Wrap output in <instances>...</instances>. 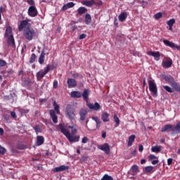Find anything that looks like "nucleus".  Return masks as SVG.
Listing matches in <instances>:
<instances>
[{
  "instance_id": "nucleus-35",
  "label": "nucleus",
  "mask_w": 180,
  "mask_h": 180,
  "mask_svg": "<svg viewBox=\"0 0 180 180\" xmlns=\"http://www.w3.org/2000/svg\"><path fill=\"white\" fill-rule=\"evenodd\" d=\"M118 18L120 22H124V20H126V14H124V13H122Z\"/></svg>"
},
{
  "instance_id": "nucleus-25",
  "label": "nucleus",
  "mask_w": 180,
  "mask_h": 180,
  "mask_svg": "<svg viewBox=\"0 0 180 180\" xmlns=\"http://www.w3.org/2000/svg\"><path fill=\"white\" fill-rule=\"evenodd\" d=\"M134 140H136V135H131L129 137L128 143H127L128 147H131L133 146V143Z\"/></svg>"
},
{
  "instance_id": "nucleus-21",
  "label": "nucleus",
  "mask_w": 180,
  "mask_h": 180,
  "mask_svg": "<svg viewBox=\"0 0 180 180\" xmlns=\"http://www.w3.org/2000/svg\"><path fill=\"white\" fill-rule=\"evenodd\" d=\"M82 5H84V6L91 7L92 5H96V2H95L94 0H85L82 2Z\"/></svg>"
},
{
  "instance_id": "nucleus-28",
  "label": "nucleus",
  "mask_w": 180,
  "mask_h": 180,
  "mask_svg": "<svg viewBox=\"0 0 180 180\" xmlns=\"http://www.w3.org/2000/svg\"><path fill=\"white\" fill-rule=\"evenodd\" d=\"M162 150V146H153L151 148V152L152 153H160Z\"/></svg>"
},
{
  "instance_id": "nucleus-52",
  "label": "nucleus",
  "mask_w": 180,
  "mask_h": 180,
  "mask_svg": "<svg viewBox=\"0 0 180 180\" xmlns=\"http://www.w3.org/2000/svg\"><path fill=\"white\" fill-rule=\"evenodd\" d=\"M11 117H13V119H16L17 116H16V112H15V111L11 112Z\"/></svg>"
},
{
  "instance_id": "nucleus-58",
  "label": "nucleus",
  "mask_w": 180,
  "mask_h": 180,
  "mask_svg": "<svg viewBox=\"0 0 180 180\" xmlns=\"http://www.w3.org/2000/svg\"><path fill=\"white\" fill-rule=\"evenodd\" d=\"M144 150V147L143 146V145H139V151L140 153H142V151Z\"/></svg>"
},
{
  "instance_id": "nucleus-33",
  "label": "nucleus",
  "mask_w": 180,
  "mask_h": 180,
  "mask_svg": "<svg viewBox=\"0 0 180 180\" xmlns=\"http://www.w3.org/2000/svg\"><path fill=\"white\" fill-rule=\"evenodd\" d=\"M68 127H69V129H71L72 134H75V133H77V131H78V129H77V127L75 125L69 126Z\"/></svg>"
},
{
  "instance_id": "nucleus-37",
  "label": "nucleus",
  "mask_w": 180,
  "mask_h": 180,
  "mask_svg": "<svg viewBox=\"0 0 180 180\" xmlns=\"http://www.w3.org/2000/svg\"><path fill=\"white\" fill-rule=\"evenodd\" d=\"M34 130L37 134L38 133H41V127L40 125H37L34 127Z\"/></svg>"
},
{
  "instance_id": "nucleus-44",
  "label": "nucleus",
  "mask_w": 180,
  "mask_h": 180,
  "mask_svg": "<svg viewBox=\"0 0 180 180\" xmlns=\"http://www.w3.org/2000/svg\"><path fill=\"white\" fill-rule=\"evenodd\" d=\"M6 64L8 63L4 60L0 59V68L6 66Z\"/></svg>"
},
{
  "instance_id": "nucleus-24",
  "label": "nucleus",
  "mask_w": 180,
  "mask_h": 180,
  "mask_svg": "<svg viewBox=\"0 0 180 180\" xmlns=\"http://www.w3.org/2000/svg\"><path fill=\"white\" fill-rule=\"evenodd\" d=\"M42 144H44V136H37V146H41Z\"/></svg>"
},
{
  "instance_id": "nucleus-54",
  "label": "nucleus",
  "mask_w": 180,
  "mask_h": 180,
  "mask_svg": "<svg viewBox=\"0 0 180 180\" xmlns=\"http://www.w3.org/2000/svg\"><path fill=\"white\" fill-rule=\"evenodd\" d=\"M130 53L132 54V56H137L139 54V52L134 50H132L130 51Z\"/></svg>"
},
{
  "instance_id": "nucleus-55",
  "label": "nucleus",
  "mask_w": 180,
  "mask_h": 180,
  "mask_svg": "<svg viewBox=\"0 0 180 180\" xmlns=\"http://www.w3.org/2000/svg\"><path fill=\"white\" fill-rule=\"evenodd\" d=\"M67 9H69L68 6H67V4H65L63 6L61 11H67Z\"/></svg>"
},
{
  "instance_id": "nucleus-8",
  "label": "nucleus",
  "mask_w": 180,
  "mask_h": 180,
  "mask_svg": "<svg viewBox=\"0 0 180 180\" xmlns=\"http://www.w3.org/2000/svg\"><path fill=\"white\" fill-rule=\"evenodd\" d=\"M27 13L30 18H36V16L39 15V12L37 11L36 6H30L28 8Z\"/></svg>"
},
{
  "instance_id": "nucleus-40",
  "label": "nucleus",
  "mask_w": 180,
  "mask_h": 180,
  "mask_svg": "<svg viewBox=\"0 0 180 180\" xmlns=\"http://www.w3.org/2000/svg\"><path fill=\"white\" fill-rule=\"evenodd\" d=\"M101 180H113V177L109 176L108 174H105Z\"/></svg>"
},
{
  "instance_id": "nucleus-61",
  "label": "nucleus",
  "mask_w": 180,
  "mask_h": 180,
  "mask_svg": "<svg viewBox=\"0 0 180 180\" xmlns=\"http://www.w3.org/2000/svg\"><path fill=\"white\" fill-rule=\"evenodd\" d=\"M101 136L103 139H106V132L102 131Z\"/></svg>"
},
{
  "instance_id": "nucleus-57",
  "label": "nucleus",
  "mask_w": 180,
  "mask_h": 180,
  "mask_svg": "<svg viewBox=\"0 0 180 180\" xmlns=\"http://www.w3.org/2000/svg\"><path fill=\"white\" fill-rule=\"evenodd\" d=\"M92 119L94 120V122H96V123L101 122V120H99V118L97 117H93Z\"/></svg>"
},
{
  "instance_id": "nucleus-22",
  "label": "nucleus",
  "mask_w": 180,
  "mask_h": 180,
  "mask_svg": "<svg viewBox=\"0 0 180 180\" xmlns=\"http://www.w3.org/2000/svg\"><path fill=\"white\" fill-rule=\"evenodd\" d=\"M165 80L166 81V82H167V84H169L170 85L174 84V82H175V79L171 75L165 76Z\"/></svg>"
},
{
  "instance_id": "nucleus-7",
  "label": "nucleus",
  "mask_w": 180,
  "mask_h": 180,
  "mask_svg": "<svg viewBox=\"0 0 180 180\" xmlns=\"http://www.w3.org/2000/svg\"><path fill=\"white\" fill-rule=\"evenodd\" d=\"M51 68V67L50 66V65H48L46 66V68H45L44 71L43 70H41L38 72H37V79H38V81H40V79H43V77L49 73V71H50Z\"/></svg>"
},
{
  "instance_id": "nucleus-48",
  "label": "nucleus",
  "mask_w": 180,
  "mask_h": 180,
  "mask_svg": "<svg viewBox=\"0 0 180 180\" xmlns=\"http://www.w3.org/2000/svg\"><path fill=\"white\" fill-rule=\"evenodd\" d=\"M67 4V6L70 8H74V6H75V4H74V2H69Z\"/></svg>"
},
{
  "instance_id": "nucleus-1",
  "label": "nucleus",
  "mask_w": 180,
  "mask_h": 180,
  "mask_svg": "<svg viewBox=\"0 0 180 180\" xmlns=\"http://www.w3.org/2000/svg\"><path fill=\"white\" fill-rule=\"evenodd\" d=\"M91 95V91L89 89H84L83 93L82 94V96L84 99V101L86 102V106L89 107V109H93V110H101V104L99 103L96 102L94 104L89 103V96Z\"/></svg>"
},
{
  "instance_id": "nucleus-13",
  "label": "nucleus",
  "mask_w": 180,
  "mask_h": 180,
  "mask_svg": "<svg viewBox=\"0 0 180 180\" xmlns=\"http://www.w3.org/2000/svg\"><path fill=\"white\" fill-rule=\"evenodd\" d=\"M49 114L53 122L55 123V124H56V123L58 122V117H57V115H56V111H54V110H50Z\"/></svg>"
},
{
  "instance_id": "nucleus-45",
  "label": "nucleus",
  "mask_w": 180,
  "mask_h": 180,
  "mask_svg": "<svg viewBox=\"0 0 180 180\" xmlns=\"http://www.w3.org/2000/svg\"><path fill=\"white\" fill-rule=\"evenodd\" d=\"M88 141H89V139H88V137L84 136L82 140V143L83 144H86V143H88Z\"/></svg>"
},
{
  "instance_id": "nucleus-2",
  "label": "nucleus",
  "mask_w": 180,
  "mask_h": 180,
  "mask_svg": "<svg viewBox=\"0 0 180 180\" xmlns=\"http://www.w3.org/2000/svg\"><path fill=\"white\" fill-rule=\"evenodd\" d=\"M58 126L61 133L65 136L70 143H77L79 141V136L72 135L71 133L64 127L63 124H60Z\"/></svg>"
},
{
  "instance_id": "nucleus-30",
  "label": "nucleus",
  "mask_w": 180,
  "mask_h": 180,
  "mask_svg": "<svg viewBox=\"0 0 180 180\" xmlns=\"http://www.w3.org/2000/svg\"><path fill=\"white\" fill-rule=\"evenodd\" d=\"M88 10L86 9V8L84 7V6H82V7H79L78 9H77V12L79 13V15H84V13H86V12Z\"/></svg>"
},
{
  "instance_id": "nucleus-43",
  "label": "nucleus",
  "mask_w": 180,
  "mask_h": 180,
  "mask_svg": "<svg viewBox=\"0 0 180 180\" xmlns=\"http://www.w3.org/2000/svg\"><path fill=\"white\" fill-rule=\"evenodd\" d=\"M174 23H175V19L174 18L170 19L169 21H167L168 26H174Z\"/></svg>"
},
{
  "instance_id": "nucleus-50",
  "label": "nucleus",
  "mask_w": 180,
  "mask_h": 180,
  "mask_svg": "<svg viewBox=\"0 0 180 180\" xmlns=\"http://www.w3.org/2000/svg\"><path fill=\"white\" fill-rule=\"evenodd\" d=\"M141 5L143 8H146V6H147V5H148V2L142 1L141 3Z\"/></svg>"
},
{
  "instance_id": "nucleus-27",
  "label": "nucleus",
  "mask_w": 180,
  "mask_h": 180,
  "mask_svg": "<svg viewBox=\"0 0 180 180\" xmlns=\"http://www.w3.org/2000/svg\"><path fill=\"white\" fill-rule=\"evenodd\" d=\"M53 108L55 113H57V115H60V105L57 104L56 101H53Z\"/></svg>"
},
{
  "instance_id": "nucleus-17",
  "label": "nucleus",
  "mask_w": 180,
  "mask_h": 180,
  "mask_svg": "<svg viewBox=\"0 0 180 180\" xmlns=\"http://www.w3.org/2000/svg\"><path fill=\"white\" fill-rule=\"evenodd\" d=\"M71 98H79L82 97V93L79 91H74L70 93Z\"/></svg>"
},
{
  "instance_id": "nucleus-3",
  "label": "nucleus",
  "mask_w": 180,
  "mask_h": 180,
  "mask_svg": "<svg viewBox=\"0 0 180 180\" xmlns=\"http://www.w3.org/2000/svg\"><path fill=\"white\" fill-rule=\"evenodd\" d=\"M162 133L165 131H172V134H179L180 133V122L176 126L172 124H166L161 129Z\"/></svg>"
},
{
  "instance_id": "nucleus-29",
  "label": "nucleus",
  "mask_w": 180,
  "mask_h": 180,
  "mask_svg": "<svg viewBox=\"0 0 180 180\" xmlns=\"http://www.w3.org/2000/svg\"><path fill=\"white\" fill-rule=\"evenodd\" d=\"M171 86L174 88V89H175L176 92H180V86H179V84L176 83V82L174 81V83L171 84Z\"/></svg>"
},
{
  "instance_id": "nucleus-34",
  "label": "nucleus",
  "mask_w": 180,
  "mask_h": 180,
  "mask_svg": "<svg viewBox=\"0 0 180 180\" xmlns=\"http://www.w3.org/2000/svg\"><path fill=\"white\" fill-rule=\"evenodd\" d=\"M34 61H36V54L32 53L30 56L29 63H30V64H33V63H34Z\"/></svg>"
},
{
  "instance_id": "nucleus-15",
  "label": "nucleus",
  "mask_w": 180,
  "mask_h": 180,
  "mask_svg": "<svg viewBox=\"0 0 180 180\" xmlns=\"http://www.w3.org/2000/svg\"><path fill=\"white\" fill-rule=\"evenodd\" d=\"M110 116V115L109 113L107 112H103L101 114V120L104 123H108V122H110V119L109 118Z\"/></svg>"
},
{
  "instance_id": "nucleus-42",
  "label": "nucleus",
  "mask_w": 180,
  "mask_h": 180,
  "mask_svg": "<svg viewBox=\"0 0 180 180\" xmlns=\"http://www.w3.org/2000/svg\"><path fill=\"white\" fill-rule=\"evenodd\" d=\"M163 88L165 89V91H167V92H169V94H172V92H174L172 89L169 86H163Z\"/></svg>"
},
{
  "instance_id": "nucleus-56",
  "label": "nucleus",
  "mask_w": 180,
  "mask_h": 180,
  "mask_svg": "<svg viewBox=\"0 0 180 180\" xmlns=\"http://www.w3.org/2000/svg\"><path fill=\"white\" fill-rule=\"evenodd\" d=\"M172 161H174V159L172 158L167 159V165H171L172 164Z\"/></svg>"
},
{
  "instance_id": "nucleus-26",
  "label": "nucleus",
  "mask_w": 180,
  "mask_h": 180,
  "mask_svg": "<svg viewBox=\"0 0 180 180\" xmlns=\"http://www.w3.org/2000/svg\"><path fill=\"white\" fill-rule=\"evenodd\" d=\"M92 22V18L91 17V14L86 13L85 15V23L86 25H90V23Z\"/></svg>"
},
{
  "instance_id": "nucleus-10",
  "label": "nucleus",
  "mask_w": 180,
  "mask_h": 180,
  "mask_svg": "<svg viewBox=\"0 0 180 180\" xmlns=\"http://www.w3.org/2000/svg\"><path fill=\"white\" fill-rule=\"evenodd\" d=\"M163 43L164 44H165V46H167V47H171L172 49H176L177 50L180 51V46L176 45L174 42H171L167 39H164Z\"/></svg>"
},
{
  "instance_id": "nucleus-14",
  "label": "nucleus",
  "mask_w": 180,
  "mask_h": 180,
  "mask_svg": "<svg viewBox=\"0 0 180 180\" xmlns=\"http://www.w3.org/2000/svg\"><path fill=\"white\" fill-rule=\"evenodd\" d=\"M7 44L8 46H11V47H13V49H15V47H16V45L15 44V38H13V35H10L8 37Z\"/></svg>"
},
{
  "instance_id": "nucleus-5",
  "label": "nucleus",
  "mask_w": 180,
  "mask_h": 180,
  "mask_svg": "<svg viewBox=\"0 0 180 180\" xmlns=\"http://www.w3.org/2000/svg\"><path fill=\"white\" fill-rule=\"evenodd\" d=\"M148 86L152 96H153V98H157V95L158 94V89L157 88V84H155V81L154 79L148 80Z\"/></svg>"
},
{
  "instance_id": "nucleus-16",
  "label": "nucleus",
  "mask_w": 180,
  "mask_h": 180,
  "mask_svg": "<svg viewBox=\"0 0 180 180\" xmlns=\"http://www.w3.org/2000/svg\"><path fill=\"white\" fill-rule=\"evenodd\" d=\"M86 115H88V110H86V109L82 108L79 111L80 120L82 122H84V120H85V117H86Z\"/></svg>"
},
{
  "instance_id": "nucleus-20",
  "label": "nucleus",
  "mask_w": 180,
  "mask_h": 180,
  "mask_svg": "<svg viewBox=\"0 0 180 180\" xmlns=\"http://www.w3.org/2000/svg\"><path fill=\"white\" fill-rule=\"evenodd\" d=\"M68 166L62 165L53 169V172H61L63 171H67L68 169Z\"/></svg>"
},
{
  "instance_id": "nucleus-6",
  "label": "nucleus",
  "mask_w": 180,
  "mask_h": 180,
  "mask_svg": "<svg viewBox=\"0 0 180 180\" xmlns=\"http://www.w3.org/2000/svg\"><path fill=\"white\" fill-rule=\"evenodd\" d=\"M66 113L70 120L75 119V108L72 105L69 104L66 106Z\"/></svg>"
},
{
  "instance_id": "nucleus-62",
  "label": "nucleus",
  "mask_w": 180,
  "mask_h": 180,
  "mask_svg": "<svg viewBox=\"0 0 180 180\" xmlns=\"http://www.w3.org/2000/svg\"><path fill=\"white\" fill-rule=\"evenodd\" d=\"M72 77H73V78H78V77H79V74L74 73V74H72Z\"/></svg>"
},
{
  "instance_id": "nucleus-60",
  "label": "nucleus",
  "mask_w": 180,
  "mask_h": 180,
  "mask_svg": "<svg viewBox=\"0 0 180 180\" xmlns=\"http://www.w3.org/2000/svg\"><path fill=\"white\" fill-rule=\"evenodd\" d=\"M84 161H86V158L85 156H82L80 159V162H84Z\"/></svg>"
},
{
  "instance_id": "nucleus-23",
  "label": "nucleus",
  "mask_w": 180,
  "mask_h": 180,
  "mask_svg": "<svg viewBox=\"0 0 180 180\" xmlns=\"http://www.w3.org/2000/svg\"><path fill=\"white\" fill-rule=\"evenodd\" d=\"M45 57H46V53H44V51H41V54L39 58V64H41V65L44 64Z\"/></svg>"
},
{
  "instance_id": "nucleus-59",
  "label": "nucleus",
  "mask_w": 180,
  "mask_h": 180,
  "mask_svg": "<svg viewBox=\"0 0 180 180\" xmlns=\"http://www.w3.org/2000/svg\"><path fill=\"white\" fill-rule=\"evenodd\" d=\"M6 99H8V101H11V99H12L11 102H13V96L12 95L8 96L6 97Z\"/></svg>"
},
{
  "instance_id": "nucleus-31",
  "label": "nucleus",
  "mask_w": 180,
  "mask_h": 180,
  "mask_svg": "<svg viewBox=\"0 0 180 180\" xmlns=\"http://www.w3.org/2000/svg\"><path fill=\"white\" fill-rule=\"evenodd\" d=\"M13 35L12 34V27H7L6 29L5 36L7 37H9V36Z\"/></svg>"
},
{
  "instance_id": "nucleus-41",
  "label": "nucleus",
  "mask_w": 180,
  "mask_h": 180,
  "mask_svg": "<svg viewBox=\"0 0 180 180\" xmlns=\"http://www.w3.org/2000/svg\"><path fill=\"white\" fill-rule=\"evenodd\" d=\"M153 169H154V167L153 166H147L146 167H145V172L148 173L151 172Z\"/></svg>"
},
{
  "instance_id": "nucleus-19",
  "label": "nucleus",
  "mask_w": 180,
  "mask_h": 180,
  "mask_svg": "<svg viewBox=\"0 0 180 180\" xmlns=\"http://www.w3.org/2000/svg\"><path fill=\"white\" fill-rule=\"evenodd\" d=\"M67 83L68 88H75L77 86V81L75 79H68Z\"/></svg>"
},
{
  "instance_id": "nucleus-64",
  "label": "nucleus",
  "mask_w": 180,
  "mask_h": 180,
  "mask_svg": "<svg viewBox=\"0 0 180 180\" xmlns=\"http://www.w3.org/2000/svg\"><path fill=\"white\" fill-rule=\"evenodd\" d=\"M151 162L153 165H156V164H158V160H153Z\"/></svg>"
},
{
  "instance_id": "nucleus-9",
  "label": "nucleus",
  "mask_w": 180,
  "mask_h": 180,
  "mask_svg": "<svg viewBox=\"0 0 180 180\" xmlns=\"http://www.w3.org/2000/svg\"><path fill=\"white\" fill-rule=\"evenodd\" d=\"M98 150H101V151H104L105 154H109V153H110V146H109L108 143L98 146Z\"/></svg>"
},
{
  "instance_id": "nucleus-12",
  "label": "nucleus",
  "mask_w": 180,
  "mask_h": 180,
  "mask_svg": "<svg viewBox=\"0 0 180 180\" xmlns=\"http://www.w3.org/2000/svg\"><path fill=\"white\" fill-rule=\"evenodd\" d=\"M29 22H30V20H23L20 22V25H18V31L22 32L29 25Z\"/></svg>"
},
{
  "instance_id": "nucleus-38",
  "label": "nucleus",
  "mask_w": 180,
  "mask_h": 180,
  "mask_svg": "<svg viewBox=\"0 0 180 180\" xmlns=\"http://www.w3.org/2000/svg\"><path fill=\"white\" fill-rule=\"evenodd\" d=\"M137 171H139V166H137L136 165H134L131 167V172H133V174H137Z\"/></svg>"
},
{
  "instance_id": "nucleus-11",
  "label": "nucleus",
  "mask_w": 180,
  "mask_h": 180,
  "mask_svg": "<svg viewBox=\"0 0 180 180\" xmlns=\"http://www.w3.org/2000/svg\"><path fill=\"white\" fill-rule=\"evenodd\" d=\"M148 56H151L154 57V60L155 61H159L160 58H161V53L160 51H148L147 52Z\"/></svg>"
},
{
  "instance_id": "nucleus-32",
  "label": "nucleus",
  "mask_w": 180,
  "mask_h": 180,
  "mask_svg": "<svg viewBox=\"0 0 180 180\" xmlns=\"http://www.w3.org/2000/svg\"><path fill=\"white\" fill-rule=\"evenodd\" d=\"M17 148L18 150H25V148H27V146L23 143H18Z\"/></svg>"
},
{
  "instance_id": "nucleus-53",
  "label": "nucleus",
  "mask_w": 180,
  "mask_h": 180,
  "mask_svg": "<svg viewBox=\"0 0 180 180\" xmlns=\"http://www.w3.org/2000/svg\"><path fill=\"white\" fill-rule=\"evenodd\" d=\"M155 158H157V156L154 155H150L148 156V160H155Z\"/></svg>"
},
{
  "instance_id": "nucleus-39",
  "label": "nucleus",
  "mask_w": 180,
  "mask_h": 180,
  "mask_svg": "<svg viewBox=\"0 0 180 180\" xmlns=\"http://www.w3.org/2000/svg\"><path fill=\"white\" fill-rule=\"evenodd\" d=\"M161 18H162V13H161V12H159L154 15V18L156 20H158V19H161Z\"/></svg>"
},
{
  "instance_id": "nucleus-63",
  "label": "nucleus",
  "mask_w": 180,
  "mask_h": 180,
  "mask_svg": "<svg viewBox=\"0 0 180 180\" xmlns=\"http://www.w3.org/2000/svg\"><path fill=\"white\" fill-rule=\"evenodd\" d=\"M5 12V8L0 7V14L4 13Z\"/></svg>"
},
{
  "instance_id": "nucleus-51",
  "label": "nucleus",
  "mask_w": 180,
  "mask_h": 180,
  "mask_svg": "<svg viewBox=\"0 0 180 180\" xmlns=\"http://www.w3.org/2000/svg\"><path fill=\"white\" fill-rule=\"evenodd\" d=\"M86 37V34H82L79 35V40H82Z\"/></svg>"
},
{
  "instance_id": "nucleus-47",
  "label": "nucleus",
  "mask_w": 180,
  "mask_h": 180,
  "mask_svg": "<svg viewBox=\"0 0 180 180\" xmlns=\"http://www.w3.org/2000/svg\"><path fill=\"white\" fill-rule=\"evenodd\" d=\"M6 151V150H5V148H4L1 146H0V154L4 155V154H5Z\"/></svg>"
},
{
  "instance_id": "nucleus-4",
  "label": "nucleus",
  "mask_w": 180,
  "mask_h": 180,
  "mask_svg": "<svg viewBox=\"0 0 180 180\" xmlns=\"http://www.w3.org/2000/svg\"><path fill=\"white\" fill-rule=\"evenodd\" d=\"M24 36L27 40L31 41L33 40V37H36V31L30 27H27L24 30Z\"/></svg>"
},
{
  "instance_id": "nucleus-36",
  "label": "nucleus",
  "mask_w": 180,
  "mask_h": 180,
  "mask_svg": "<svg viewBox=\"0 0 180 180\" xmlns=\"http://www.w3.org/2000/svg\"><path fill=\"white\" fill-rule=\"evenodd\" d=\"M113 119H114V122L116 123L117 126H119V124H120V120L119 119V117H117V115L115 114Z\"/></svg>"
},
{
  "instance_id": "nucleus-18",
  "label": "nucleus",
  "mask_w": 180,
  "mask_h": 180,
  "mask_svg": "<svg viewBox=\"0 0 180 180\" xmlns=\"http://www.w3.org/2000/svg\"><path fill=\"white\" fill-rule=\"evenodd\" d=\"M172 66V60H167L165 61H162V67H163V68H171V67Z\"/></svg>"
},
{
  "instance_id": "nucleus-49",
  "label": "nucleus",
  "mask_w": 180,
  "mask_h": 180,
  "mask_svg": "<svg viewBox=\"0 0 180 180\" xmlns=\"http://www.w3.org/2000/svg\"><path fill=\"white\" fill-rule=\"evenodd\" d=\"M58 87V82L57 80L53 81V89H57Z\"/></svg>"
},
{
  "instance_id": "nucleus-46",
  "label": "nucleus",
  "mask_w": 180,
  "mask_h": 180,
  "mask_svg": "<svg viewBox=\"0 0 180 180\" xmlns=\"http://www.w3.org/2000/svg\"><path fill=\"white\" fill-rule=\"evenodd\" d=\"M27 2L29 5H31V6H35L34 0H27Z\"/></svg>"
}]
</instances>
